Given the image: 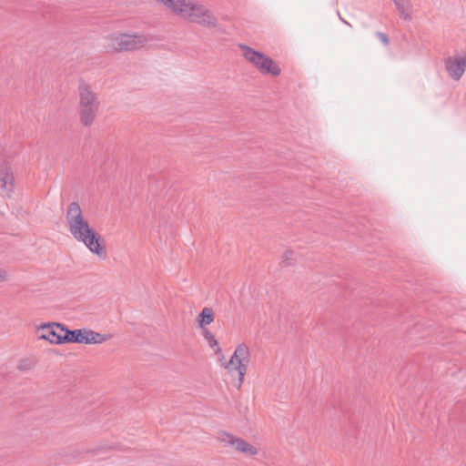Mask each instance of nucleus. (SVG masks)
I'll return each instance as SVG.
<instances>
[{"mask_svg":"<svg viewBox=\"0 0 466 466\" xmlns=\"http://www.w3.org/2000/svg\"><path fill=\"white\" fill-rule=\"evenodd\" d=\"M108 49L115 52L134 51L145 46L148 39L140 34H118L108 37Z\"/></svg>","mask_w":466,"mask_h":466,"instance_id":"20e7f679","label":"nucleus"},{"mask_svg":"<svg viewBox=\"0 0 466 466\" xmlns=\"http://www.w3.org/2000/svg\"><path fill=\"white\" fill-rule=\"evenodd\" d=\"M258 69L264 75H271L272 76H277L280 74L281 70L279 65L272 60L270 57L265 56L264 59L261 61Z\"/></svg>","mask_w":466,"mask_h":466,"instance_id":"9d476101","label":"nucleus"},{"mask_svg":"<svg viewBox=\"0 0 466 466\" xmlns=\"http://www.w3.org/2000/svg\"><path fill=\"white\" fill-rule=\"evenodd\" d=\"M8 279V273L5 270H0V281H5Z\"/></svg>","mask_w":466,"mask_h":466,"instance_id":"a211bd4d","label":"nucleus"},{"mask_svg":"<svg viewBox=\"0 0 466 466\" xmlns=\"http://www.w3.org/2000/svg\"><path fill=\"white\" fill-rule=\"evenodd\" d=\"M15 178L12 170L7 167H0V189L7 197L15 191Z\"/></svg>","mask_w":466,"mask_h":466,"instance_id":"6e6552de","label":"nucleus"},{"mask_svg":"<svg viewBox=\"0 0 466 466\" xmlns=\"http://www.w3.org/2000/svg\"><path fill=\"white\" fill-rule=\"evenodd\" d=\"M203 338L207 341L208 347L214 350L215 353H220L221 348L216 335L209 329H204L202 332Z\"/></svg>","mask_w":466,"mask_h":466,"instance_id":"2eb2a0df","label":"nucleus"},{"mask_svg":"<svg viewBox=\"0 0 466 466\" xmlns=\"http://www.w3.org/2000/svg\"><path fill=\"white\" fill-rule=\"evenodd\" d=\"M240 48L243 50L244 57L258 68L264 59L265 55L247 46L241 45Z\"/></svg>","mask_w":466,"mask_h":466,"instance_id":"9b49d317","label":"nucleus"},{"mask_svg":"<svg viewBox=\"0 0 466 466\" xmlns=\"http://www.w3.org/2000/svg\"><path fill=\"white\" fill-rule=\"evenodd\" d=\"M376 35L385 46L389 45L390 39H389V36L385 33L377 32Z\"/></svg>","mask_w":466,"mask_h":466,"instance_id":"dca6fc26","label":"nucleus"},{"mask_svg":"<svg viewBox=\"0 0 466 466\" xmlns=\"http://www.w3.org/2000/svg\"><path fill=\"white\" fill-rule=\"evenodd\" d=\"M97 108L79 106L80 122L85 127H90L94 124Z\"/></svg>","mask_w":466,"mask_h":466,"instance_id":"f8f14e48","label":"nucleus"},{"mask_svg":"<svg viewBox=\"0 0 466 466\" xmlns=\"http://www.w3.org/2000/svg\"><path fill=\"white\" fill-rule=\"evenodd\" d=\"M67 343L102 344L110 339L111 336L94 331L89 329H78L67 331Z\"/></svg>","mask_w":466,"mask_h":466,"instance_id":"39448f33","label":"nucleus"},{"mask_svg":"<svg viewBox=\"0 0 466 466\" xmlns=\"http://www.w3.org/2000/svg\"><path fill=\"white\" fill-rule=\"evenodd\" d=\"M66 219L68 231L74 239L83 244L90 253L98 258L106 257L107 247L104 237L90 225L79 204L76 202L69 204Z\"/></svg>","mask_w":466,"mask_h":466,"instance_id":"f257e3e1","label":"nucleus"},{"mask_svg":"<svg viewBox=\"0 0 466 466\" xmlns=\"http://www.w3.org/2000/svg\"><path fill=\"white\" fill-rule=\"evenodd\" d=\"M251 361V349L246 342L236 345L233 353L225 365L233 385L239 390L245 380Z\"/></svg>","mask_w":466,"mask_h":466,"instance_id":"f03ea898","label":"nucleus"},{"mask_svg":"<svg viewBox=\"0 0 466 466\" xmlns=\"http://www.w3.org/2000/svg\"><path fill=\"white\" fill-rule=\"evenodd\" d=\"M400 15L407 21L411 20L412 5L410 0H393Z\"/></svg>","mask_w":466,"mask_h":466,"instance_id":"ddd939ff","label":"nucleus"},{"mask_svg":"<svg viewBox=\"0 0 466 466\" xmlns=\"http://www.w3.org/2000/svg\"><path fill=\"white\" fill-rule=\"evenodd\" d=\"M79 106L98 108L96 95L91 89H83L81 91Z\"/></svg>","mask_w":466,"mask_h":466,"instance_id":"4468645a","label":"nucleus"},{"mask_svg":"<svg viewBox=\"0 0 466 466\" xmlns=\"http://www.w3.org/2000/svg\"><path fill=\"white\" fill-rule=\"evenodd\" d=\"M445 68L451 77L459 80L466 69V57L450 56L445 60Z\"/></svg>","mask_w":466,"mask_h":466,"instance_id":"0eeeda50","label":"nucleus"},{"mask_svg":"<svg viewBox=\"0 0 466 466\" xmlns=\"http://www.w3.org/2000/svg\"><path fill=\"white\" fill-rule=\"evenodd\" d=\"M67 331L64 325L59 323H51L42 326L37 333L40 339L48 340L52 344H66L67 343Z\"/></svg>","mask_w":466,"mask_h":466,"instance_id":"423d86ee","label":"nucleus"},{"mask_svg":"<svg viewBox=\"0 0 466 466\" xmlns=\"http://www.w3.org/2000/svg\"><path fill=\"white\" fill-rule=\"evenodd\" d=\"M215 320V312L211 308L205 307L200 313L196 317L195 322L198 329L204 331L208 329L207 327L212 324Z\"/></svg>","mask_w":466,"mask_h":466,"instance_id":"1a4fd4ad","label":"nucleus"},{"mask_svg":"<svg viewBox=\"0 0 466 466\" xmlns=\"http://www.w3.org/2000/svg\"><path fill=\"white\" fill-rule=\"evenodd\" d=\"M28 367L27 360H22L17 364V369L20 370H26Z\"/></svg>","mask_w":466,"mask_h":466,"instance_id":"f3484780","label":"nucleus"},{"mask_svg":"<svg viewBox=\"0 0 466 466\" xmlns=\"http://www.w3.org/2000/svg\"><path fill=\"white\" fill-rule=\"evenodd\" d=\"M217 441L222 447L242 454L245 457L254 458L260 452V449L257 444L227 431H220L217 436Z\"/></svg>","mask_w":466,"mask_h":466,"instance_id":"7ed1b4c3","label":"nucleus"}]
</instances>
